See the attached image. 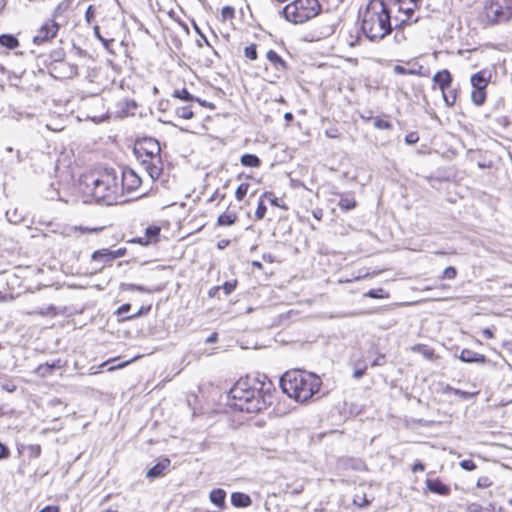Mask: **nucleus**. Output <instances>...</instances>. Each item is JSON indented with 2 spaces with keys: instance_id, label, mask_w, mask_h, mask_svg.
Here are the masks:
<instances>
[{
  "instance_id": "obj_1",
  "label": "nucleus",
  "mask_w": 512,
  "mask_h": 512,
  "mask_svg": "<svg viewBox=\"0 0 512 512\" xmlns=\"http://www.w3.org/2000/svg\"><path fill=\"white\" fill-rule=\"evenodd\" d=\"M274 391L273 383L265 375H247L229 390L230 406L242 412H260L272 404Z\"/></svg>"
},
{
  "instance_id": "obj_2",
  "label": "nucleus",
  "mask_w": 512,
  "mask_h": 512,
  "mask_svg": "<svg viewBox=\"0 0 512 512\" xmlns=\"http://www.w3.org/2000/svg\"><path fill=\"white\" fill-rule=\"evenodd\" d=\"M395 12L386 0H371L362 16L361 30L370 41L382 40L392 31Z\"/></svg>"
},
{
  "instance_id": "obj_3",
  "label": "nucleus",
  "mask_w": 512,
  "mask_h": 512,
  "mask_svg": "<svg viewBox=\"0 0 512 512\" xmlns=\"http://www.w3.org/2000/svg\"><path fill=\"white\" fill-rule=\"evenodd\" d=\"M321 384L319 376L300 369L286 371L280 378L282 391L298 402H306L312 398L319 391Z\"/></svg>"
},
{
  "instance_id": "obj_4",
  "label": "nucleus",
  "mask_w": 512,
  "mask_h": 512,
  "mask_svg": "<svg viewBox=\"0 0 512 512\" xmlns=\"http://www.w3.org/2000/svg\"><path fill=\"white\" fill-rule=\"evenodd\" d=\"M81 185L85 187L84 191L90 193L99 203L112 205L117 202L119 187L115 173L105 172L98 177L84 176Z\"/></svg>"
},
{
  "instance_id": "obj_5",
  "label": "nucleus",
  "mask_w": 512,
  "mask_h": 512,
  "mask_svg": "<svg viewBox=\"0 0 512 512\" xmlns=\"http://www.w3.org/2000/svg\"><path fill=\"white\" fill-rule=\"evenodd\" d=\"M133 152L149 177L155 181L163 171L161 147L159 142L151 137L136 141Z\"/></svg>"
},
{
  "instance_id": "obj_6",
  "label": "nucleus",
  "mask_w": 512,
  "mask_h": 512,
  "mask_svg": "<svg viewBox=\"0 0 512 512\" xmlns=\"http://www.w3.org/2000/svg\"><path fill=\"white\" fill-rule=\"evenodd\" d=\"M321 10L318 0H294L282 9L285 19L293 24H303L316 17Z\"/></svg>"
},
{
  "instance_id": "obj_7",
  "label": "nucleus",
  "mask_w": 512,
  "mask_h": 512,
  "mask_svg": "<svg viewBox=\"0 0 512 512\" xmlns=\"http://www.w3.org/2000/svg\"><path fill=\"white\" fill-rule=\"evenodd\" d=\"M395 12L396 26L407 22H417L422 16L420 12L424 0H386Z\"/></svg>"
},
{
  "instance_id": "obj_8",
  "label": "nucleus",
  "mask_w": 512,
  "mask_h": 512,
  "mask_svg": "<svg viewBox=\"0 0 512 512\" xmlns=\"http://www.w3.org/2000/svg\"><path fill=\"white\" fill-rule=\"evenodd\" d=\"M484 16L486 23L489 25L512 20V0H486Z\"/></svg>"
},
{
  "instance_id": "obj_9",
  "label": "nucleus",
  "mask_w": 512,
  "mask_h": 512,
  "mask_svg": "<svg viewBox=\"0 0 512 512\" xmlns=\"http://www.w3.org/2000/svg\"><path fill=\"white\" fill-rule=\"evenodd\" d=\"M59 29V23L54 19H47L37 30L36 35L33 37V43L35 45H42L50 42L57 36Z\"/></svg>"
},
{
  "instance_id": "obj_10",
  "label": "nucleus",
  "mask_w": 512,
  "mask_h": 512,
  "mask_svg": "<svg viewBox=\"0 0 512 512\" xmlns=\"http://www.w3.org/2000/svg\"><path fill=\"white\" fill-rule=\"evenodd\" d=\"M49 74L55 79H68L77 75L78 67L68 61L47 64Z\"/></svg>"
},
{
  "instance_id": "obj_11",
  "label": "nucleus",
  "mask_w": 512,
  "mask_h": 512,
  "mask_svg": "<svg viewBox=\"0 0 512 512\" xmlns=\"http://www.w3.org/2000/svg\"><path fill=\"white\" fill-rule=\"evenodd\" d=\"M142 180L140 176L130 168H126L121 174L122 190L128 193L135 191L140 187Z\"/></svg>"
},
{
  "instance_id": "obj_12",
  "label": "nucleus",
  "mask_w": 512,
  "mask_h": 512,
  "mask_svg": "<svg viewBox=\"0 0 512 512\" xmlns=\"http://www.w3.org/2000/svg\"><path fill=\"white\" fill-rule=\"evenodd\" d=\"M266 58L275 69L277 78H280L288 70L286 61L276 51L272 49L267 51Z\"/></svg>"
},
{
  "instance_id": "obj_13",
  "label": "nucleus",
  "mask_w": 512,
  "mask_h": 512,
  "mask_svg": "<svg viewBox=\"0 0 512 512\" xmlns=\"http://www.w3.org/2000/svg\"><path fill=\"white\" fill-rule=\"evenodd\" d=\"M452 81V74L447 69L438 71L433 76V82L439 87L441 92H445V90H448L452 85Z\"/></svg>"
},
{
  "instance_id": "obj_14",
  "label": "nucleus",
  "mask_w": 512,
  "mask_h": 512,
  "mask_svg": "<svg viewBox=\"0 0 512 512\" xmlns=\"http://www.w3.org/2000/svg\"><path fill=\"white\" fill-rule=\"evenodd\" d=\"M490 77L491 75L486 70H481L470 77V83L473 89L486 90Z\"/></svg>"
},
{
  "instance_id": "obj_15",
  "label": "nucleus",
  "mask_w": 512,
  "mask_h": 512,
  "mask_svg": "<svg viewBox=\"0 0 512 512\" xmlns=\"http://www.w3.org/2000/svg\"><path fill=\"white\" fill-rule=\"evenodd\" d=\"M91 259L93 262L101 264V266L98 268L99 270H101L106 265H111V263L114 261L111 250L107 248L94 251L91 255Z\"/></svg>"
},
{
  "instance_id": "obj_16",
  "label": "nucleus",
  "mask_w": 512,
  "mask_h": 512,
  "mask_svg": "<svg viewBox=\"0 0 512 512\" xmlns=\"http://www.w3.org/2000/svg\"><path fill=\"white\" fill-rule=\"evenodd\" d=\"M459 359L465 363H486V356L470 349H463L459 355Z\"/></svg>"
},
{
  "instance_id": "obj_17",
  "label": "nucleus",
  "mask_w": 512,
  "mask_h": 512,
  "mask_svg": "<svg viewBox=\"0 0 512 512\" xmlns=\"http://www.w3.org/2000/svg\"><path fill=\"white\" fill-rule=\"evenodd\" d=\"M160 234V228L158 226H149L145 229V236L138 237L132 240L134 243L141 245H148L149 243L156 241Z\"/></svg>"
},
{
  "instance_id": "obj_18",
  "label": "nucleus",
  "mask_w": 512,
  "mask_h": 512,
  "mask_svg": "<svg viewBox=\"0 0 512 512\" xmlns=\"http://www.w3.org/2000/svg\"><path fill=\"white\" fill-rule=\"evenodd\" d=\"M170 460L168 458H164L161 461H159L156 465L151 467L148 471L146 476L149 479H155L164 474V471L167 470L170 466Z\"/></svg>"
},
{
  "instance_id": "obj_19",
  "label": "nucleus",
  "mask_w": 512,
  "mask_h": 512,
  "mask_svg": "<svg viewBox=\"0 0 512 512\" xmlns=\"http://www.w3.org/2000/svg\"><path fill=\"white\" fill-rule=\"evenodd\" d=\"M427 488L435 494L438 495H448L450 493L449 486L442 483L439 479H427L426 480Z\"/></svg>"
},
{
  "instance_id": "obj_20",
  "label": "nucleus",
  "mask_w": 512,
  "mask_h": 512,
  "mask_svg": "<svg viewBox=\"0 0 512 512\" xmlns=\"http://www.w3.org/2000/svg\"><path fill=\"white\" fill-rule=\"evenodd\" d=\"M231 503L235 507L245 508L252 504V500L249 495L242 492H233L231 494Z\"/></svg>"
},
{
  "instance_id": "obj_21",
  "label": "nucleus",
  "mask_w": 512,
  "mask_h": 512,
  "mask_svg": "<svg viewBox=\"0 0 512 512\" xmlns=\"http://www.w3.org/2000/svg\"><path fill=\"white\" fill-rule=\"evenodd\" d=\"M65 57L66 53L62 47L55 48L49 53L47 59L45 60V64H56L60 61L63 62L66 60Z\"/></svg>"
},
{
  "instance_id": "obj_22",
  "label": "nucleus",
  "mask_w": 512,
  "mask_h": 512,
  "mask_svg": "<svg viewBox=\"0 0 512 512\" xmlns=\"http://www.w3.org/2000/svg\"><path fill=\"white\" fill-rule=\"evenodd\" d=\"M338 206L343 211H349L356 207V200L351 194H341Z\"/></svg>"
},
{
  "instance_id": "obj_23",
  "label": "nucleus",
  "mask_w": 512,
  "mask_h": 512,
  "mask_svg": "<svg viewBox=\"0 0 512 512\" xmlns=\"http://www.w3.org/2000/svg\"><path fill=\"white\" fill-rule=\"evenodd\" d=\"M410 349L412 352L420 353L427 360H433L435 357L434 349L425 344H415Z\"/></svg>"
},
{
  "instance_id": "obj_24",
  "label": "nucleus",
  "mask_w": 512,
  "mask_h": 512,
  "mask_svg": "<svg viewBox=\"0 0 512 512\" xmlns=\"http://www.w3.org/2000/svg\"><path fill=\"white\" fill-rule=\"evenodd\" d=\"M209 498L213 504L219 508H223L225 505L226 492L220 488L214 489L210 492Z\"/></svg>"
},
{
  "instance_id": "obj_25",
  "label": "nucleus",
  "mask_w": 512,
  "mask_h": 512,
  "mask_svg": "<svg viewBox=\"0 0 512 512\" xmlns=\"http://www.w3.org/2000/svg\"><path fill=\"white\" fill-rule=\"evenodd\" d=\"M28 315H40V316H51L54 317L58 314L57 307L49 304L45 307L36 308L32 311L27 312Z\"/></svg>"
},
{
  "instance_id": "obj_26",
  "label": "nucleus",
  "mask_w": 512,
  "mask_h": 512,
  "mask_svg": "<svg viewBox=\"0 0 512 512\" xmlns=\"http://www.w3.org/2000/svg\"><path fill=\"white\" fill-rule=\"evenodd\" d=\"M237 220V215L232 211H225L221 215H219L217 219V224L219 226H230L233 225Z\"/></svg>"
},
{
  "instance_id": "obj_27",
  "label": "nucleus",
  "mask_w": 512,
  "mask_h": 512,
  "mask_svg": "<svg viewBox=\"0 0 512 512\" xmlns=\"http://www.w3.org/2000/svg\"><path fill=\"white\" fill-rule=\"evenodd\" d=\"M240 162L246 167H259L261 160L254 154H244L241 156Z\"/></svg>"
},
{
  "instance_id": "obj_28",
  "label": "nucleus",
  "mask_w": 512,
  "mask_h": 512,
  "mask_svg": "<svg viewBox=\"0 0 512 512\" xmlns=\"http://www.w3.org/2000/svg\"><path fill=\"white\" fill-rule=\"evenodd\" d=\"M0 44L8 49H14L19 45L18 39L11 34L0 35Z\"/></svg>"
},
{
  "instance_id": "obj_29",
  "label": "nucleus",
  "mask_w": 512,
  "mask_h": 512,
  "mask_svg": "<svg viewBox=\"0 0 512 512\" xmlns=\"http://www.w3.org/2000/svg\"><path fill=\"white\" fill-rule=\"evenodd\" d=\"M92 230L88 229V228H83L81 226H68V227H65L63 228V230L61 231V234L65 237H70V236H77L79 234H83L85 232H91Z\"/></svg>"
},
{
  "instance_id": "obj_30",
  "label": "nucleus",
  "mask_w": 512,
  "mask_h": 512,
  "mask_svg": "<svg viewBox=\"0 0 512 512\" xmlns=\"http://www.w3.org/2000/svg\"><path fill=\"white\" fill-rule=\"evenodd\" d=\"M457 95V90L451 87L448 90H445V92H442L443 100L448 107H451L455 104Z\"/></svg>"
},
{
  "instance_id": "obj_31",
  "label": "nucleus",
  "mask_w": 512,
  "mask_h": 512,
  "mask_svg": "<svg viewBox=\"0 0 512 512\" xmlns=\"http://www.w3.org/2000/svg\"><path fill=\"white\" fill-rule=\"evenodd\" d=\"M444 392L445 393H453L454 395L460 397L463 400L471 399L475 395V393H471V392L463 391V390H460V389H456V388L451 387L450 385H447L444 388Z\"/></svg>"
},
{
  "instance_id": "obj_32",
  "label": "nucleus",
  "mask_w": 512,
  "mask_h": 512,
  "mask_svg": "<svg viewBox=\"0 0 512 512\" xmlns=\"http://www.w3.org/2000/svg\"><path fill=\"white\" fill-rule=\"evenodd\" d=\"M172 96L187 102H194L196 100V97L191 95L186 88L174 90Z\"/></svg>"
},
{
  "instance_id": "obj_33",
  "label": "nucleus",
  "mask_w": 512,
  "mask_h": 512,
  "mask_svg": "<svg viewBox=\"0 0 512 512\" xmlns=\"http://www.w3.org/2000/svg\"><path fill=\"white\" fill-rule=\"evenodd\" d=\"M471 100L477 106L483 105L486 100V90L473 89Z\"/></svg>"
},
{
  "instance_id": "obj_34",
  "label": "nucleus",
  "mask_w": 512,
  "mask_h": 512,
  "mask_svg": "<svg viewBox=\"0 0 512 512\" xmlns=\"http://www.w3.org/2000/svg\"><path fill=\"white\" fill-rule=\"evenodd\" d=\"M56 367V363L53 362V363H44V364H41L37 367L36 369V372L42 376V377H46L48 375H51L53 370L55 369Z\"/></svg>"
},
{
  "instance_id": "obj_35",
  "label": "nucleus",
  "mask_w": 512,
  "mask_h": 512,
  "mask_svg": "<svg viewBox=\"0 0 512 512\" xmlns=\"http://www.w3.org/2000/svg\"><path fill=\"white\" fill-rule=\"evenodd\" d=\"M175 114L179 117V118H183V119H191L193 118L194 116V113L193 111L191 110L190 107L188 106H183V107H178L176 108L175 110Z\"/></svg>"
},
{
  "instance_id": "obj_36",
  "label": "nucleus",
  "mask_w": 512,
  "mask_h": 512,
  "mask_svg": "<svg viewBox=\"0 0 512 512\" xmlns=\"http://www.w3.org/2000/svg\"><path fill=\"white\" fill-rule=\"evenodd\" d=\"M249 186L250 185L248 183H241L237 187V189L235 191V198L238 201H242L244 199V197L247 195Z\"/></svg>"
},
{
  "instance_id": "obj_37",
  "label": "nucleus",
  "mask_w": 512,
  "mask_h": 512,
  "mask_svg": "<svg viewBox=\"0 0 512 512\" xmlns=\"http://www.w3.org/2000/svg\"><path fill=\"white\" fill-rule=\"evenodd\" d=\"M244 55L249 60H256L258 57L257 54V45L256 44H250L249 46H246L244 49Z\"/></svg>"
},
{
  "instance_id": "obj_38",
  "label": "nucleus",
  "mask_w": 512,
  "mask_h": 512,
  "mask_svg": "<svg viewBox=\"0 0 512 512\" xmlns=\"http://www.w3.org/2000/svg\"><path fill=\"white\" fill-rule=\"evenodd\" d=\"M266 211H267V208H266V205L264 204V198L261 196L259 199V202H258L257 209L255 211L256 219H258V220L263 219L266 214Z\"/></svg>"
},
{
  "instance_id": "obj_39",
  "label": "nucleus",
  "mask_w": 512,
  "mask_h": 512,
  "mask_svg": "<svg viewBox=\"0 0 512 512\" xmlns=\"http://www.w3.org/2000/svg\"><path fill=\"white\" fill-rule=\"evenodd\" d=\"M29 452V456L33 458H37L41 454V446L39 444H31L27 447Z\"/></svg>"
},
{
  "instance_id": "obj_40",
  "label": "nucleus",
  "mask_w": 512,
  "mask_h": 512,
  "mask_svg": "<svg viewBox=\"0 0 512 512\" xmlns=\"http://www.w3.org/2000/svg\"><path fill=\"white\" fill-rule=\"evenodd\" d=\"M122 289L127 291L149 292L145 287L136 284H122Z\"/></svg>"
},
{
  "instance_id": "obj_41",
  "label": "nucleus",
  "mask_w": 512,
  "mask_h": 512,
  "mask_svg": "<svg viewBox=\"0 0 512 512\" xmlns=\"http://www.w3.org/2000/svg\"><path fill=\"white\" fill-rule=\"evenodd\" d=\"M355 365H356V368L353 372V377L355 379H360L365 374L367 366L365 364L359 365V363H356Z\"/></svg>"
},
{
  "instance_id": "obj_42",
  "label": "nucleus",
  "mask_w": 512,
  "mask_h": 512,
  "mask_svg": "<svg viewBox=\"0 0 512 512\" xmlns=\"http://www.w3.org/2000/svg\"><path fill=\"white\" fill-rule=\"evenodd\" d=\"M235 10L231 6H225L221 10L223 19H232L234 17Z\"/></svg>"
},
{
  "instance_id": "obj_43",
  "label": "nucleus",
  "mask_w": 512,
  "mask_h": 512,
  "mask_svg": "<svg viewBox=\"0 0 512 512\" xmlns=\"http://www.w3.org/2000/svg\"><path fill=\"white\" fill-rule=\"evenodd\" d=\"M456 274H457L456 269L453 266H449L443 271L442 278L443 279H454L456 277Z\"/></svg>"
},
{
  "instance_id": "obj_44",
  "label": "nucleus",
  "mask_w": 512,
  "mask_h": 512,
  "mask_svg": "<svg viewBox=\"0 0 512 512\" xmlns=\"http://www.w3.org/2000/svg\"><path fill=\"white\" fill-rule=\"evenodd\" d=\"M374 126L378 129H391L392 124L389 121L383 120V119H376L374 122Z\"/></svg>"
},
{
  "instance_id": "obj_45",
  "label": "nucleus",
  "mask_w": 512,
  "mask_h": 512,
  "mask_svg": "<svg viewBox=\"0 0 512 512\" xmlns=\"http://www.w3.org/2000/svg\"><path fill=\"white\" fill-rule=\"evenodd\" d=\"M394 72L396 74H399V75H412V74H416L415 70L407 69V68H405L403 66H400V65H396L394 67Z\"/></svg>"
},
{
  "instance_id": "obj_46",
  "label": "nucleus",
  "mask_w": 512,
  "mask_h": 512,
  "mask_svg": "<svg viewBox=\"0 0 512 512\" xmlns=\"http://www.w3.org/2000/svg\"><path fill=\"white\" fill-rule=\"evenodd\" d=\"M95 18V8L93 5H89L85 12V20L90 24Z\"/></svg>"
},
{
  "instance_id": "obj_47",
  "label": "nucleus",
  "mask_w": 512,
  "mask_h": 512,
  "mask_svg": "<svg viewBox=\"0 0 512 512\" xmlns=\"http://www.w3.org/2000/svg\"><path fill=\"white\" fill-rule=\"evenodd\" d=\"M461 468L467 471H472L476 468V464L472 460H463L460 462Z\"/></svg>"
},
{
  "instance_id": "obj_48",
  "label": "nucleus",
  "mask_w": 512,
  "mask_h": 512,
  "mask_svg": "<svg viewBox=\"0 0 512 512\" xmlns=\"http://www.w3.org/2000/svg\"><path fill=\"white\" fill-rule=\"evenodd\" d=\"M498 126L507 128L510 125V120L507 116H499L495 119Z\"/></svg>"
},
{
  "instance_id": "obj_49",
  "label": "nucleus",
  "mask_w": 512,
  "mask_h": 512,
  "mask_svg": "<svg viewBox=\"0 0 512 512\" xmlns=\"http://www.w3.org/2000/svg\"><path fill=\"white\" fill-rule=\"evenodd\" d=\"M419 140V136L417 133L415 132H411V133H408L406 136H405V142L409 145H412V144H415L417 143Z\"/></svg>"
},
{
  "instance_id": "obj_50",
  "label": "nucleus",
  "mask_w": 512,
  "mask_h": 512,
  "mask_svg": "<svg viewBox=\"0 0 512 512\" xmlns=\"http://www.w3.org/2000/svg\"><path fill=\"white\" fill-rule=\"evenodd\" d=\"M262 197L263 198H266L267 200L270 201V203L273 205V206H280L279 202H278V199L274 196V194L272 192H265L262 194Z\"/></svg>"
},
{
  "instance_id": "obj_51",
  "label": "nucleus",
  "mask_w": 512,
  "mask_h": 512,
  "mask_svg": "<svg viewBox=\"0 0 512 512\" xmlns=\"http://www.w3.org/2000/svg\"><path fill=\"white\" fill-rule=\"evenodd\" d=\"M131 309V305L126 303V304H123L121 305L118 310H117V315L119 317H121V319L123 320V317H126L125 314L128 313Z\"/></svg>"
},
{
  "instance_id": "obj_52",
  "label": "nucleus",
  "mask_w": 512,
  "mask_h": 512,
  "mask_svg": "<svg viewBox=\"0 0 512 512\" xmlns=\"http://www.w3.org/2000/svg\"><path fill=\"white\" fill-rule=\"evenodd\" d=\"M492 485L490 479L486 476L480 477L477 481V486L480 488H486Z\"/></svg>"
},
{
  "instance_id": "obj_53",
  "label": "nucleus",
  "mask_w": 512,
  "mask_h": 512,
  "mask_svg": "<svg viewBox=\"0 0 512 512\" xmlns=\"http://www.w3.org/2000/svg\"><path fill=\"white\" fill-rule=\"evenodd\" d=\"M236 287V282H225L223 285V289L226 295H229L234 291Z\"/></svg>"
},
{
  "instance_id": "obj_54",
  "label": "nucleus",
  "mask_w": 512,
  "mask_h": 512,
  "mask_svg": "<svg viewBox=\"0 0 512 512\" xmlns=\"http://www.w3.org/2000/svg\"><path fill=\"white\" fill-rule=\"evenodd\" d=\"M111 253H112V256H113V260H116L118 258H121L125 255L126 253V248H119L117 250H111Z\"/></svg>"
},
{
  "instance_id": "obj_55",
  "label": "nucleus",
  "mask_w": 512,
  "mask_h": 512,
  "mask_svg": "<svg viewBox=\"0 0 512 512\" xmlns=\"http://www.w3.org/2000/svg\"><path fill=\"white\" fill-rule=\"evenodd\" d=\"M149 310H150V307H147V308L141 307L137 313H135L131 316H128V317H123V320L135 319V318L141 316L143 313L148 312Z\"/></svg>"
},
{
  "instance_id": "obj_56",
  "label": "nucleus",
  "mask_w": 512,
  "mask_h": 512,
  "mask_svg": "<svg viewBox=\"0 0 512 512\" xmlns=\"http://www.w3.org/2000/svg\"><path fill=\"white\" fill-rule=\"evenodd\" d=\"M354 503L356 505L362 507V506L368 505L370 502L365 496H362V497L356 496V498L354 499Z\"/></svg>"
},
{
  "instance_id": "obj_57",
  "label": "nucleus",
  "mask_w": 512,
  "mask_h": 512,
  "mask_svg": "<svg viewBox=\"0 0 512 512\" xmlns=\"http://www.w3.org/2000/svg\"><path fill=\"white\" fill-rule=\"evenodd\" d=\"M385 364V355L384 354H380L372 363H371V366L372 367H376V366H382Z\"/></svg>"
},
{
  "instance_id": "obj_58",
  "label": "nucleus",
  "mask_w": 512,
  "mask_h": 512,
  "mask_svg": "<svg viewBox=\"0 0 512 512\" xmlns=\"http://www.w3.org/2000/svg\"><path fill=\"white\" fill-rule=\"evenodd\" d=\"M382 291H383L382 289H378V290L371 289V290H369V291L366 293V295H367L368 297H370V298L377 299V298H381V297H382V296H381V294H380Z\"/></svg>"
},
{
  "instance_id": "obj_59",
  "label": "nucleus",
  "mask_w": 512,
  "mask_h": 512,
  "mask_svg": "<svg viewBox=\"0 0 512 512\" xmlns=\"http://www.w3.org/2000/svg\"><path fill=\"white\" fill-rule=\"evenodd\" d=\"M9 449L6 445L0 442V460L9 456Z\"/></svg>"
},
{
  "instance_id": "obj_60",
  "label": "nucleus",
  "mask_w": 512,
  "mask_h": 512,
  "mask_svg": "<svg viewBox=\"0 0 512 512\" xmlns=\"http://www.w3.org/2000/svg\"><path fill=\"white\" fill-rule=\"evenodd\" d=\"M225 198V194H221L218 190H216L213 195L208 199L209 202L213 201H222Z\"/></svg>"
},
{
  "instance_id": "obj_61",
  "label": "nucleus",
  "mask_w": 512,
  "mask_h": 512,
  "mask_svg": "<svg viewBox=\"0 0 512 512\" xmlns=\"http://www.w3.org/2000/svg\"><path fill=\"white\" fill-rule=\"evenodd\" d=\"M63 10H64V8H63L62 4L57 5V7L54 9V11L52 13L51 19H54L56 21V18H58L62 14Z\"/></svg>"
},
{
  "instance_id": "obj_62",
  "label": "nucleus",
  "mask_w": 512,
  "mask_h": 512,
  "mask_svg": "<svg viewBox=\"0 0 512 512\" xmlns=\"http://www.w3.org/2000/svg\"><path fill=\"white\" fill-rule=\"evenodd\" d=\"M39 512H60V508L56 505H49L41 509Z\"/></svg>"
},
{
  "instance_id": "obj_63",
  "label": "nucleus",
  "mask_w": 512,
  "mask_h": 512,
  "mask_svg": "<svg viewBox=\"0 0 512 512\" xmlns=\"http://www.w3.org/2000/svg\"><path fill=\"white\" fill-rule=\"evenodd\" d=\"M93 31H94V35H95V36H96L100 41H102V42L106 45L107 41H106V39H104V38L101 36V34H100V28H99V26H98V25H95V26L93 27Z\"/></svg>"
},
{
  "instance_id": "obj_64",
  "label": "nucleus",
  "mask_w": 512,
  "mask_h": 512,
  "mask_svg": "<svg viewBox=\"0 0 512 512\" xmlns=\"http://www.w3.org/2000/svg\"><path fill=\"white\" fill-rule=\"evenodd\" d=\"M468 512H484V511H483L482 506L473 503V504L469 505Z\"/></svg>"
}]
</instances>
